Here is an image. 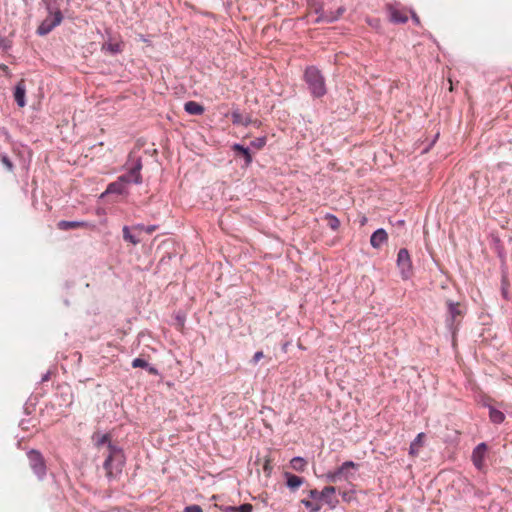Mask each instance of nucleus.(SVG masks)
I'll use <instances>...</instances> for the list:
<instances>
[{"mask_svg":"<svg viewBox=\"0 0 512 512\" xmlns=\"http://www.w3.org/2000/svg\"><path fill=\"white\" fill-rule=\"evenodd\" d=\"M126 457L123 449L114 444L109 443V452L103 462V468L109 481L117 479L125 466Z\"/></svg>","mask_w":512,"mask_h":512,"instance_id":"nucleus-1","label":"nucleus"},{"mask_svg":"<svg viewBox=\"0 0 512 512\" xmlns=\"http://www.w3.org/2000/svg\"><path fill=\"white\" fill-rule=\"evenodd\" d=\"M142 167L143 164L141 156L137 155L133 151L130 152L124 164L126 173L120 175L117 180L120 181L125 187H127L128 184H141L143 181L141 175Z\"/></svg>","mask_w":512,"mask_h":512,"instance_id":"nucleus-2","label":"nucleus"},{"mask_svg":"<svg viewBox=\"0 0 512 512\" xmlns=\"http://www.w3.org/2000/svg\"><path fill=\"white\" fill-rule=\"evenodd\" d=\"M303 77L314 98H321L327 93L325 78L316 66L306 67Z\"/></svg>","mask_w":512,"mask_h":512,"instance_id":"nucleus-3","label":"nucleus"},{"mask_svg":"<svg viewBox=\"0 0 512 512\" xmlns=\"http://www.w3.org/2000/svg\"><path fill=\"white\" fill-rule=\"evenodd\" d=\"M446 307L447 313L445 317V326L454 337L462 318L466 314V307L460 302H455L450 299L446 300Z\"/></svg>","mask_w":512,"mask_h":512,"instance_id":"nucleus-4","label":"nucleus"},{"mask_svg":"<svg viewBox=\"0 0 512 512\" xmlns=\"http://www.w3.org/2000/svg\"><path fill=\"white\" fill-rule=\"evenodd\" d=\"M307 4L310 8H312L317 14V18L314 23H332L340 18V16L344 13L345 8L339 7L336 12H325L324 11V1L322 0H307Z\"/></svg>","mask_w":512,"mask_h":512,"instance_id":"nucleus-5","label":"nucleus"},{"mask_svg":"<svg viewBox=\"0 0 512 512\" xmlns=\"http://www.w3.org/2000/svg\"><path fill=\"white\" fill-rule=\"evenodd\" d=\"M26 456L35 476L40 481L44 480L47 475V465L43 454L37 449H30L27 451Z\"/></svg>","mask_w":512,"mask_h":512,"instance_id":"nucleus-6","label":"nucleus"},{"mask_svg":"<svg viewBox=\"0 0 512 512\" xmlns=\"http://www.w3.org/2000/svg\"><path fill=\"white\" fill-rule=\"evenodd\" d=\"M397 267L402 279L407 280L412 275V261L406 248H401L397 254Z\"/></svg>","mask_w":512,"mask_h":512,"instance_id":"nucleus-7","label":"nucleus"},{"mask_svg":"<svg viewBox=\"0 0 512 512\" xmlns=\"http://www.w3.org/2000/svg\"><path fill=\"white\" fill-rule=\"evenodd\" d=\"M62 20H63L62 12H57L56 17L48 15V17L46 19H44L38 26L37 31H36L37 34L40 36H45V35L49 34L55 27L60 25Z\"/></svg>","mask_w":512,"mask_h":512,"instance_id":"nucleus-8","label":"nucleus"},{"mask_svg":"<svg viewBox=\"0 0 512 512\" xmlns=\"http://www.w3.org/2000/svg\"><path fill=\"white\" fill-rule=\"evenodd\" d=\"M386 11L389 15V20L394 24H404L408 21V16L404 10H401L399 3L386 4Z\"/></svg>","mask_w":512,"mask_h":512,"instance_id":"nucleus-9","label":"nucleus"},{"mask_svg":"<svg viewBox=\"0 0 512 512\" xmlns=\"http://www.w3.org/2000/svg\"><path fill=\"white\" fill-rule=\"evenodd\" d=\"M101 50L110 55H117L123 52L124 42L121 39H114L110 34L108 41L102 44Z\"/></svg>","mask_w":512,"mask_h":512,"instance_id":"nucleus-10","label":"nucleus"},{"mask_svg":"<svg viewBox=\"0 0 512 512\" xmlns=\"http://www.w3.org/2000/svg\"><path fill=\"white\" fill-rule=\"evenodd\" d=\"M231 148L235 152L236 156H241L243 158V167L247 168L251 165L253 158L249 147H245L242 144L235 143L232 145Z\"/></svg>","mask_w":512,"mask_h":512,"instance_id":"nucleus-11","label":"nucleus"},{"mask_svg":"<svg viewBox=\"0 0 512 512\" xmlns=\"http://www.w3.org/2000/svg\"><path fill=\"white\" fill-rule=\"evenodd\" d=\"M387 241L388 234L383 228L375 230L370 237V244L375 249H379Z\"/></svg>","mask_w":512,"mask_h":512,"instance_id":"nucleus-12","label":"nucleus"},{"mask_svg":"<svg viewBox=\"0 0 512 512\" xmlns=\"http://www.w3.org/2000/svg\"><path fill=\"white\" fill-rule=\"evenodd\" d=\"M26 86L25 81L21 79L14 88V99L19 107H24L26 105Z\"/></svg>","mask_w":512,"mask_h":512,"instance_id":"nucleus-13","label":"nucleus"},{"mask_svg":"<svg viewBox=\"0 0 512 512\" xmlns=\"http://www.w3.org/2000/svg\"><path fill=\"white\" fill-rule=\"evenodd\" d=\"M486 450H487V445L485 443H480L474 448V450L472 452L473 463L478 469L482 468Z\"/></svg>","mask_w":512,"mask_h":512,"instance_id":"nucleus-14","label":"nucleus"},{"mask_svg":"<svg viewBox=\"0 0 512 512\" xmlns=\"http://www.w3.org/2000/svg\"><path fill=\"white\" fill-rule=\"evenodd\" d=\"M284 478L286 479V486L291 491H296L305 481L303 477L297 476L290 472H285Z\"/></svg>","mask_w":512,"mask_h":512,"instance_id":"nucleus-15","label":"nucleus"},{"mask_svg":"<svg viewBox=\"0 0 512 512\" xmlns=\"http://www.w3.org/2000/svg\"><path fill=\"white\" fill-rule=\"evenodd\" d=\"M127 193V187H125L120 181L115 180L114 182L108 184L105 192L102 194V197L108 194L123 195Z\"/></svg>","mask_w":512,"mask_h":512,"instance_id":"nucleus-16","label":"nucleus"},{"mask_svg":"<svg viewBox=\"0 0 512 512\" xmlns=\"http://www.w3.org/2000/svg\"><path fill=\"white\" fill-rule=\"evenodd\" d=\"M89 224L85 221H67L61 220L57 223V228L62 231H68L77 228H86Z\"/></svg>","mask_w":512,"mask_h":512,"instance_id":"nucleus-17","label":"nucleus"},{"mask_svg":"<svg viewBox=\"0 0 512 512\" xmlns=\"http://www.w3.org/2000/svg\"><path fill=\"white\" fill-rule=\"evenodd\" d=\"M231 120L234 125H243L245 127L253 123L250 116H243L238 109L231 112Z\"/></svg>","mask_w":512,"mask_h":512,"instance_id":"nucleus-18","label":"nucleus"},{"mask_svg":"<svg viewBox=\"0 0 512 512\" xmlns=\"http://www.w3.org/2000/svg\"><path fill=\"white\" fill-rule=\"evenodd\" d=\"M184 110L190 115H202L205 111L204 107L195 101L186 102L184 104Z\"/></svg>","mask_w":512,"mask_h":512,"instance_id":"nucleus-19","label":"nucleus"},{"mask_svg":"<svg viewBox=\"0 0 512 512\" xmlns=\"http://www.w3.org/2000/svg\"><path fill=\"white\" fill-rule=\"evenodd\" d=\"M59 1L60 0H42L49 16L56 17V13L61 12Z\"/></svg>","mask_w":512,"mask_h":512,"instance_id":"nucleus-20","label":"nucleus"},{"mask_svg":"<svg viewBox=\"0 0 512 512\" xmlns=\"http://www.w3.org/2000/svg\"><path fill=\"white\" fill-rule=\"evenodd\" d=\"M290 466L293 470L303 472L307 466V461L300 456H295L290 461Z\"/></svg>","mask_w":512,"mask_h":512,"instance_id":"nucleus-21","label":"nucleus"},{"mask_svg":"<svg viewBox=\"0 0 512 512\" xmlns=\"http://www.w3.org/2000/svg\"><path fill=\"white\" fill-rule=\"evenodd\" d=\"M490 421L494 424H501L505 420V415L500 410L490 407L489 409Z\"/></svg>","mask_w":512,"mask_h":512,"instance_id":"nucleus-22","label":"nucleus"},{"mask_svg":"<svg viewBox=\"0 0 512 512\" xmlns=\"http://www.w3.org/2000/svg\"><path fill=\"white\" fill-rule=\"evenodd\" d=\"M123 239L133 245H137L140 242V239L133 235L128 226H124L122 229Z\"/></svg>","mask_w":512,"mask_h":512,"instance_id":"nucleus-23","label":"nucleus"},{"mask_svg":"<svg viewBox=\"0 0 512 512\" xmlns=\"http://www.w3.org/2000/svg\"><path fill=\"white\" fill-rule=\"evenodd\" d=\"M336 492V488L334 486H325L321 491L322 501H325L328 504H331L330 497Z\"/></svg>","mask_w":512,"mask_h":512,"instance_id":"nucleus-24","label":"nucleus"},{"mask_svg":"<svg viewBox=\"0 0 512 512\" xmlns=\"http://www.w3.org/2000/svg\"><path fill=\"white\" fill-rule=\"evenodd\" d=\"M301 503L308 509L309 512H319L321 504L317 501L302 499Z\"/></svg>","mask_w":512,"mask_h":512,"instance_id":"nucleus-25","label":"nucleus"},{"mask_svg":"<svg viewBox=\"0 0 512 512\" xmlns=\"http://www.w3.org/2000/svg\"><path fill=\"white\" fill-rule=\"evenodd\" d=\"M325 219L332 230L336 231L340 227V220L334 214L327 213Z\"/></svg>","mask_w":512,"mask_h":512,"instance_id":"nucleus-26","label":"nucleus"},{"mask_svg":"<svg viewBox=\"0 0 512 512\" xmlns=\"http://www.w3.org/2000/svg\"><path fill=\"white\" fill-rule=\"evenodd\" d=\"M266 143H267V137L261 136V137H257L254 140H252L250 142V147L260 150L266 145Z\"/></svg>","mask_w":512,"mask_h":512,"instance_id":"nucleus-27","label":"nucleus"},{"mask_svg":"<svg viewBox=\"0 0 512 512\" xmlns=\"http://www.w3.org/2000/svg\"><path fill=\"white\" fill-rule=\"evenodd\" d=\"M0 161L8 171L12 172L14 170V164L6 153H0Z\"/></svg>","mask_w":512,"mask_h":512,"instance_id":"nucleus-28","label":"nucleus"},{"mask_svg":"<svg viewBox=\"0 0 512 512\" xmlns=\"http://www.w3.org/2000/svg\"><path fill=\"white\" fill-rule=\"evenodd\" d=\"M12 47V40L8 37L0 36V49L8 51Z\"/></svg>","mask_w":512,"mask_h":512,"instance_id":"nucleus-29","label":"nucleus"},{"mask_svg":"<svg viewBox=\"0 0 512 512\" xmlns=\"http://www.w3.org/2000/svg\"><path fill=\"white\" fill-rule=\"evenodd\" d=\"M109 443H113L111 440H110V435L109 434H103L96 442V446H101V445H104V444H107V453L109 452Z\"/></svg>","mask_w":512,"mask_h":512,"instance_id":"nucleus-30","label":"nucleus"},{"mask_svg":"<svg viewBox=\"0 0 512 512\" xmlns=\"http://www.w3.org/2000/svg\"><path fill=\"white\" fill-rule=\"evenodd\" d=\"M133 368H144L148 367V362L143 358H135L131 363Z\"/></svg>","mask_w":512,"mask_h":512,"instance_id":"nucleus-31","label":"nucleus"},{"mask_svg":"<svg viewBox=\"0 0 512 512\" xmlns=\"http://www.w3.org/2000/svg\"><path fill=\"white\" fill-rule=\"evenodd\" d=\"M342 477L340 476V474L337 473V470L335 471H332V472H328L326 474V480L328 482H337L338 480H340Z\"/></svg>","mask_w":512,"mask_h":512,"instance_id":"nucleus-32","label":"nucleus"},{"mask_svg":"<svg viewBox=\"0 0 512 512\" xmlns=\"http://www.w3.org/2000/svg\"><path fill=\"white\" fill-rule=\"evenodd\" d=\"M501 294H502V297L505 300L509 299L508 283H507V280L505 278L502 279Z\"/></svg>","mask_w":512,"mask_h":512,"instance_id":"nucleus-33","label":"nucleus"},{"mask_svg":"<svg viewBox=\"0 0 512 512\" xmlns=\"http://www.w3.org/2000/svg\"><path fill=\"white\" fill-rule=\"evenodd\" d=\"M309 497L313 500V501H317L320 503V501H322V497H321V491H318L316 489H312L309 491Z\"/></svg>","mask_w":512,"mask_h":512,"instance_id":"nucleus-34","label":"nucleus"},{"mask_svg":"<svg viewBox=\"0 0 512 512\" xmlns=\"http://www.w3.org/2000/svg\"><path fill=\"white\" fill-rule=\"evenodd\" d=\"M424 437V433H419L416 438L414 439V441L411 443L410 445V454H413L414 453V447L415 445L417 444H420L421 441H422V438Z\"/></svg>","mask_w":512,"mask_h":512,"instance_id":"nucleus-35","label":"nucleus"},{"mask_svg":"<svg viewBox=\"0 0 512 512\" xmlns=\"http://www.w3.org/2000/svg\"><path fill=\"white\" fill-rule=\"evenodd\" d=\"M253 506L250 503H244L237 507V512H252Z\"/></svg>","mask_w":512,"mask_h":512,"instance_id":"nucleus-36","label":"nucleus"},{"mask_svg":"<svg viewBox=\"0 0 512 512\" xmlns=\"http://www.w3.org/2000/svg\"><path fill=\"white\" fill-rule=\"evenodd\" d=\"M184 512H203V511L199 505L193 504V505L186 506L184 508Z\"/></svg>","mask_w":512,"mask_h":512,"instance_id":"nucleus-37","label":"nucleus"},{"mask_svg":"<svg viewBox=\"0 0 512 512\" xmlns=\"http://www.w3.org/2000/svg\"><path fill=\"white\" fill-rule=\"evenodd\" d=\"M264 357V354L262 351H257L255 352V354L253 355L252 359H251V363L252 364H257L262 358Z\"/></svg>","mask_w":512,"mask_h":512,"instance_id":"nucleus-38","label":"nucleus"},{"mask_svg":"<svg viewBox=\"0 0 512 512\" xmlns=\"http://www.w3.org/2000/svg\"><path fill=\"white\" fill-rule=\"evenodd\" d=\"M336 470H337V473L340 474L341 477L348 479V469L343 468V465L338 467Z\"/></svg>","mask_w":512,"mask_h":512,"instance_id":"nucleus-39","label":"nucleus"},{"mask_svg":"<svg viewBox=\"0 0 512 512\" xmlns=\"http://www.w3.org/2000/svg\"><path fill=\"white\" fill-rule=\"evenodd\" d=\"M146 370L151 375H155V376L159 375V370L155 366L150 365L149 363H148V367H146Z\"/></svg>","mask_w":512,"mask_h":512,"instance_id":"nucleus-40","label":"nucleus"},{"mask_svg":"<svg viewBox=\"0 0 512 512\" xmlns=\"http://www.w3.org/2000/svg\"><path fill=\"white\" fill-rule=\"evenodd\" d=\"M410 13H411V19L413 21V23L417 26L420 25V18L418 17V15L413 11V10H410Z\"/></svg>","mask_w":512,"mask_h":512,"instance_id":"nucleus-41","label":"nucleus"},{"mask_svg":"<svg viewBox=\"0 0 512 512\" xmlns=\"http://www.w3.org/2000/svg\"><path fill=\"white\" fill-rule=\"evenodd\" d=\"M342 465H343V468H346V469L358 467V464L353 461H345Z\"/></svg>","mask_w":512,"mask_h":512,"instance_id":"nucleus-42","label":"nucleus"},{"mask_svg":"<svg viewBox=\"0 0 512 512\" xmlns=\"http://www.w3.org/2000/svg\"><path fill=\"white\" fill-rule=\"evenodd\" d=\"M237 507L238 506H222L221 510L223 512H237Z\"/></svg>","mask_w":512,"mask_h":512,"instance_id":"nucleus-43","label":"nucleus"},{"mask_svg":"<svg viewBox=\"0 0 512 512\" xmlns=\"http://www.w3.org/2000/svg\"><path fill=\"white\" fill-rule=\"evenodd\" d=\"M158 229V225H148L146 226L145 228V232L147 234H152L154 231H156Z\"/></svg>","mask_w":512,"mask_h":512,"instance_id":"nucleus-44","label":"nucleus"},{"mask_svg":"<svg viewBox=\"0 0 512 512\" xmlns=\"http://www.w3.org/2000/svg\"><path fill=\"white\" fill-rule=\"evenodd\" d=\"M0 70H2L6 75H9L10 74V69L7 65L5 64H0Z\"/></svg>","mask_w":512,"mask_h":512,"instance_id":"nucleus-45","label":"nucleus"},{"mask_svg":"<svg viewBox=\"0 0 512 512\" xmlns=\"http://www.w3.org/2000/svg\"><path fill=\"white\" fill-rule=\"evenodd\" d=\"M133 228L135 230H139V231H144L145 232L146 225H144V224H136Z\"/></svg>","mask_w":512,"mask_h":512,"instance_id":"nucleus-46","label":"nucleus"},{"mask_svg":"<svg viewBox=\"0 0 512 512\" xmlns=\"http://www.w3.org/2000/svg\"><path fill=\"white\" fill-rule=\"evenodd\" d=\"M50 379V372H46L45 374L42 375L41 377V382H46Z\"/></svg>","mask_w":512,"mask_h":512,"instance_id":"nucleus-47","label":"nucleus"},{"mask_svg":"<svg viewBox=\"0 0 512 512\" xmlns=\"http://www.w3.org/2000/svg\"><path fill=\"white\" fill-rule=\"evenodd\" d=\"M404 224H405V221H404V220H402V219H401V220H398V221L396 222V225H398V226H404Z\"/></svg>","mask_w":512,"mask_h":512,"instance_id":"nucleus-48","label":"nucleus"},{"mask_svg":"<svg viewBox=\"0 0 512 512\" xmlns=\"http://www.w3.org/2000/svg\"><path fill=\"white\" fill-rule=\"evenodd\" d=\"M438 136H439V134L437 133V134L435 135V137H434L433 141H432V144H434V143H435V141H436V139L438 138Z\"/></svg>","mask_w":512,"mask_h":512,"instance_id":"nucleus-49","label":"nucleus"},{"mask_svg":"<svg viewBox=\"0 0 512 512\" xmlns=\"http://www.w3.org/2000/svg\"><path fill=\"white\" fill-rule=\"evenodd\" d=\"M343 498L346 500V498H347V493L346 492L343 493Z\"/></svg>","mask_w":512,"mask_h":512,"instance_id":"nucleus-50","label":"nucleus"}]
</instances>
